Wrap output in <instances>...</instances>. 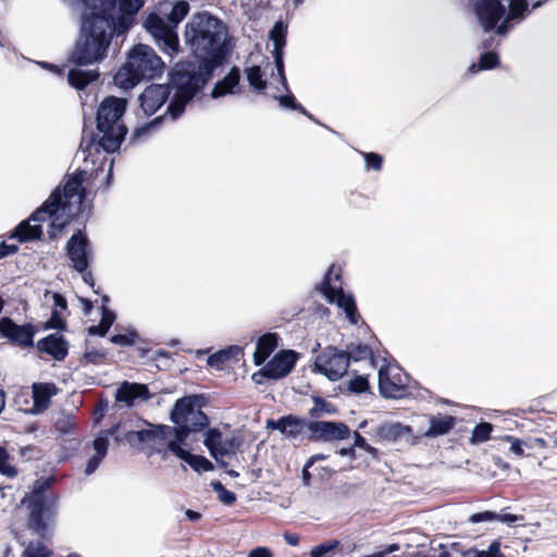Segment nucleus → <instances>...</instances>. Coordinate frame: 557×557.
I'll list each match as a JSON object with an SVG mask.
<instances>
[{
  "instance_id": "f257e3e1",
  "label": "nucleus",
  "mask_w": 557,
  "mask_h": 557,
  "mask_svg": "<svg viewBox=\"0 0 557 557\" xmlns=\"http://www.w3.org/2000/svg\"><path fill=\"white\" fill-rule=\"evenodd\" d=\"M228 29L225 23L203 11L195 13L185 26V42L199 59L178 62L171 71V82L176 89L168 112L173 120L210 79L214 67L228 52Z\"/></svg>"
},
{
  "instance_id": "f03ea898",
  "label": "nucleus",
  "mask_w": 557,
  "mask_h": 557,
  "mask_svg": "<svg viewBox=\"0 0 557 557\" xmlns=\"http://www.w3.org/2000/svg\"><path fill=\"white\" fill-rule=\"evenodd\" d=\"M143 5L144 0H120L112 10L84 11L79 38L72 54L73 62L88 65L102 61L113 36L124 35L131 28Z\"/></svg>"
},
{
  "instance_id": "7ed1b4c3",
  "label": "nucleus",
  "mask_w": 557,
  "mask_h": 557,
  "mask_svg": "<svg viewBox=\"0 0 557 557\" xmlns=\"http://www.w3.org/2000/svg\"><path fill=\"white\" fill-rule=\"evenodd\" d=\"M85 171H76L69 176L64 185H59L49 198L28 220L22 221L14 230L11 238L20 243L39 239L42 235L41 222L50 221L48 234L57 238L64 227L82 211L85 190L82 187Z\"/></svg>"
},
{
  "instance_id": "20e7f679",
  "label": "nucleus",
  "mask_w": 557,
  "mask_h": 557,
  "mask_svg": "<svg viewBox=\"0 0 557 557\" xmlns=\"http://www.w3.org/2000/svg\"><path fill=\"white\" fill-rule=\"evenodd\" d=\"M201 397L189 395L176 400L172 411L171 420L176 428L160 425L151 430H141L136 433L139 442L150 444L158 453L164 450L170 443L185 444L190 433L205 430L208 425V417L201 410Z\"/></svg>"
},
{
  "instance_id": "39448f33",
  "label": "nucleus",
  "mask_w": 557,
  "mask_h": 557,
  "mask_svg": "<svg viewBox=\"0 0 557 557\" xmlns=\"http://www.w3.org/2000/svg\"><path fill=\"white\" fill-rule=\"evenodd\" d=\"M126 109V100L117 97H107L102 100L97 113V127L102 134L97 144L94 140L85 141L83 137L81 149L91 151L99 146L107 152H114L120 148L127 129L121 117Z\"/></svg>"
},
{
  "instance_id": "423d86ee",
  "label": "nucleus",
  "mask_w": 557,
  "mask_h": 557,
  "mask_svg": "<svg viewBox=\"0 0 557 557\" xmlns=\"http://www.w3.org/2000/svg\"><path fill=\"white\" fill-rule=\"evenodd\" d=\"M164 63L154 50L147 45H136L128 53L126 63L114 75V84L128 90L141 79L161 75Z\"/></svg>"
},
{
  "instance_id": "0eeeda50",
  "label": "nucleus",
  "mask_w": 557,
  "mask_h": 557,
  "mask_svg": "<svg viewBox=\"0 0 557 557\" xmlns=\"http://www.w3.org/2000/svg\"><path fill=\"white\" fill-rule=\"evenodd\" d=\"M189 12V4L186 1H178L168 14L166 21L157 14H150L145 26L154 37L161 49L170 55L176 54L180 49L176 26Z\"/></svg>"
},
{
  "instance_id": "6e6552de",
  "label": "nucleus",
  "mask_w": 557,
  "mask_h": 557,
  "mask_svg": "<svg viewBox=\"0 0 557 557\" xmlns=\"http://www.w3.org/2000/svg\"><path fill=\"white\" fill-rule=\"evenodd\" d=\"M50 481H36L30 494L26 495L22 503L26 504L30 510L28 525L38 535H44L47 527L44 517L50 513L57 506V497L52 493H47Z\"/></svg>"
},
{
  "instance_id": "1a4fd4ad",
  "label": "nucleus",
  "mask_w": 557,
  "mask_h": 557,
  "mask_svg": "<svg viewBox=\"0 0 557 557\" xmlns=\"http://www.w3.org/2000/svg\"><path fill=\"white\" fill-rule=\"evenodd\" d=\"M339 271L335 272V267L332 265L324 276L321 284V292L331 304H336L341 308L351 324H357L359 314L357 312L355 299L351 295L345 294L341 282Z\"/></svg>"
},
{
  "instance_id": "9d476101",
  "label": "nucleus",
  "mask_w": 557,
  "mask_h": 557,
  "mask_svg": "<svg viewBox=\"0 0 557 557\" xmlns=\"http://www.w3.org/2000/svg\"><path fill=\"white\" fill-rule=\"evenodd\" d=\"M212 458L222 467H226L225 459L234 457L242 446V440L234 434H224L218 429H209L203 441Z\"/></svg>"
},
{
  "instance_id": "9b49d317",
  "label": "nucleus",
  "mask_w": 557,
  "mask_h": 557,
  "mask_svg": "<svg viewBox=\"0 0 557 557\" xmlns=\"http://www.w3.org/2000/svg\"><path fill=\"white\" fill-rule=\"evenodd\" d=\"M349 367V356L345 350L335 347H327L323 352L317 356L314 370L325 375L331 381H337L347 373Z\"/></svg>"
},
{
  "instance_id": "f8f14e48",
  "label": "nucleus",
  "mask_w": 557,
  "mask_h": 557,
  "mask_svg": "<svg viewBox=\"0 0 557 557\" xmlns=\"http://www.w3.org/2000/svg\"><path fill=\"white\" fill-rule=\"evenodd\" d=\"M408 375L401 368L387 364L379 371V389L385 398H403L408 393Z\"/></svg>"
},
{
  "instance_id": "ddd939ff",
  "label": "nucleus",
  "mask_w": 557,
  "mask_h": 557,
  "mask_svg": "<svg viewBox=\"0 0 557 557\" xmlns=\"http://www.w3.org/2000/svg\"><path fill=\"white\" fill-rule=\"evenodd\" d=\"M312 423L305 418L288 414L277 420H268L267 428L280 431L288 440H299L312 434Z\"/></svg>"
},
{
  "instance_id": "4468645a",
  "label": "nucleus",
  "mask_w": 557,
  "mask_h": 557,
  "mask_svg": "<svg viewBox=\"0 0 557 557\" xmlns=\"http://www.w3.org/2000/svg\"><path fill=\"white\" fill-rule=\"evenodd\" d=\"M171 89L174 90L173 98H175L176 89L170 81V85L152 84L148 86L140 95V106L145 114L152 115L156 113L166 101L170 96ZM174 99H172L173 101Z\"/></svg>"
},
{
  "instance_id": "2eb2a0df",
  "label": "nucleus",
  "mask_w": 557,
  "mask_h": 557,
  "mask_svg": "<svg viewBox=\"0 0 557 557\" xmlns=\"http://www.w3.org/2000/svg\"><path fill=\"white\" fill-rule=\"evenodd\" d=\"M88 238L81 232H76L66 243V253L73 268L84 273L88 268Z\"/></svg>"
},
{
  "instance_id": "dca6fc26",
  "label": "nucleus",
  "mask_w": 557,
  "mask_h": 557,
  "mask_svg": "<svg viewBox=\"0 0 557 557\" xmlns=\"http://www.w3.org/2000/svg\"><path fill=\"white\" fill-rule=\"evenodd\" d=\"M297 354L293 350H283L276 354L261 370L268 379L278 380L290 373L297 361Z\"/></svg>"
},
{
  "instance_id": "f3484780",
  "label": "nucleus",
  "mask_w": 557,
  "mask_h": 557,
  "mask_svg": "<svg viewBox=\"0 0 557 557\" xmlns=\"http://www.w3.org/2000/svg\"><path fill=\"white\" fill-rule=\"evenodd\" d=\"M349 435L350 431L343 422L315 421L312 423V434L308 435V440L335 441L348 438Z\"/></svg>"
},
{
  "instance_id": "a211bd4d",
  "label": "nucleus",
  "mask_w": 557,
  "mask_h": 557,
  "mask_svg": "<svg viewBox=\"0 0 557 557\" xmlns=\"http://www.w3.org/2000/svg\"><path fill=\"white\" fill-rule=\"evenodd\" d=\"M505 12V5L498 0H480L475 4L476 16L485 32L492 30Z\"/></svg>"
},
{
  "instance_id": "6ab92c4d",
  "label": "nucleus",
  "mask_w": 557,
  "mask_h": 557,
  "mask_svg": "<svg viewBox=\"0 0 557 557\" xmlns=\"http://www.w3.org/2000/svg\"><path fill=\"white\" fill-rule=\"evenodd\" d=\"M0 334L10 342L23 347L33 345L34 327L30 324L17 325L10 318L0 320Z\"/></svg>"
},
{
  "instance_id": "aec40b11",
  "label": "nucleus",
  "mask_w": 557,
  "mask_h": 557,
  "mask_svg": "<svg viewBox=\"0 0 557 557\" xmlns=\"http://www.w3.org/2000/svg\"><path fill=\"white\" fill-rule=\"evenodd\" d=\"M287 26L282 21H277L270 32V39L273 41V58L281 82L288 90L286 77L284 74L283 49L286 44Z\"/></svg>"
},
{
  "instance_id": "412c9836",
  "label": "nucleus",
  "mask_w": 557,
  "mask_h": 557,
  "mask_svg": "<svg viewBox=\"0 0 557 557\" xmlns=\"http://www.w3.org/2000/svg\"><path fill=\"white\" fill-rule=\"evenodd\" d=\"M150 394L147 385L139 383L123 382L116 392V400L126 406H134L137 401L148 400Z\"/></svg>"
},
{
  "instance_id": "4be33fe9",
  "label": "nucleus",
  "mask_w": 557,
  "mask_h": 557,
  "mask_svg": "<svg viewBox=\"0 0 557 557\" xmlns=\"http://www.w3.org/2000/svg\"><path fill=\"white\" fill-rule=\"evenodd\" d=\"M181 445L182 444L171 442L170 446H164V450L162 453H173L180 459L187 462L197 472H207L213 469L212 462L206 457L193 455L188 450L184 449Z\"/></svg>"
},
{
  "instance_id": "5701e85b",
  "label": "nucleus",
  "mask_w": 557,
  "mask_h": 557,
  "mask_svg": "<svg viewBox=\"0 0 557 557\" xmlns=\"http://www.w3.org/2000/svg\"><path fill=\"white\" fill-rule=\"evenodd\" d=\"M55 386L52 383H37L33 385L34 405L32 411L40 413L50 405V398L55 394Z\"/></svg>"
},
{
  "instance_id": "b1692460",
  "label": "nucleus",
  "mask_w": 557,
  "mask_h": 557,
  "mask_svg": "<svg viewBox=\"0 0 557 557\" xmlns=\"http://www.w3.org/2000/svg\"><path fill=\"white\" fill-rule=\"evenodd\" d=\"M38 348L51 355L55 360H63L67 355V345L58 334H51L38 342Z\"/></svg>"
},
{
  "instance_id": "393cba45",
  "label": "nucleus",
  "mask_w": 557,
  "mask_h": 557,
  "mask_svg": "<svg viewBox=\"0 0 557 557\" xmlns=\"http://www.w3.org/2000/svg\"><path fill=\"white\" fill-rule=\"evenodd\" d=\"M92 446H94V449H95V455L91 456L88 459V461H87V465H86V468H85V473L87 475L92 474L98 469V467L101 463L102 459L107 455L108 447H109L108 435L101 433L99 436H97L94 440Z\"/></svg>"
},
{
  "instance_id": "a878e982",
  "label": "nucleus",
  "mask_w": 557,
  "mask_h": 557,
  "mask_svg": "<svg viewBox=\"0 0 557 557\" xmlns=\"http://www.w3.org/2000/svg\"><path fill=\"white\" fill-rule=\"evenodd\" d=\"M239 81L240 72L237 67H233L222 81L215 84L211 92L212 98L235 94L238 89Z\"/></svg>"
},
{
  "instance_id": "bb28decb",
  "label": "nucleus",
  "mask_w": 557,
  "mask_h": 557,
  "mask_svg": "<svg viewBox=\"0 0 557 557\" xmlns=\"http://www.w3.org/2000/svg\"><path fill=\"white\" fill-rule=\"evenodd\" d=\"M277 346V335L268 333L259 337L253 360L257 366L262 364Z\"/></svg>"
},
{
  "instance_id": "cd10ccee",
  "label": "nucleus",
  "mask_w": 557,
  "mask_h": 557,
  "mask_svg": "<svg viewBox=\"0 0 557 557\" xmlns=\"http://www.w3.org/2000/svg\"><path fill=\"white\" fill-rule=\"evenodd\" d=\"M455 425V418L451 416H435L430 419V428L424 433L426 437H436L448 433Z\"/></svg>"
},
{
  "instance_id": "c85d7f7f",
  "label": "nucleus",
  "mask_w": 557,
  "mask_h": 557,
  "mask_svg": "<svg viewBox=\"0 0 557 557\" xmlns=\"http://www.w3.org/2000/svg\"><path fill=\"white\" fill-rule=\"evenodd\" d=\"M509 12L505 21L497 27V34L505 35L508 29V22L511 20H520L528 11V3L524 0H509Z\"/></svg>"
},
{
  "instance_id": "c756f323",
  "label": "nucleus",
  "mask_w": 557,
  "mask_h": 557,
  "mask_svg": "<svg viewBox=\"0 0 557 557\" xmlns=\"http://www.w3.org/2000/svg\"><path fill=\"white\" fill-rule=\"evenodd\" d=\"M99 76L97 71H85L73 69L69 71L67 79L71 86L76 89H84L89 83L96 81Z\"/></svg>"
},
{
  "instance_id": "7c9ffc66",
  "label": "nucleus",
  "mask_w": 557,
  "mask_h": 557,
  "mask_svg": "<svg viewBox=\"0 0 557 557\" xmlns=\"http://www.w3.org/2000/svg\"><path fill=\"white\" fill-rule=\"evenodd\" d=\"M101 310H102V315H101L100 323L98 325H92L88 329V332L91 335L104 336L115 321L114 312L107 309L106 307H102Z\"/></svg>"
},
{
  "instance_id": "2f4dec72",
  "label": "nucleus",
  "mask_w": 557,
  "mask_h": 557,
  "mask_svg": "<svg viewBox=\"0 0 557 557\" xmlns=\"http://www.w3.org/2000/svg\"><path fill=\"white\" fill-rule=\"evenodd\" d=\"M404 431L405 428L400 423H385L377 428L376 435L384 441H395Z\"/></svg>"
},
{
  "instance_id": "473e14b6",
  "label": "nucleus",
  "mask_w": 557,
  "mask_h": 557,
  "mask_svg": "<svg viewBox=\"0 0 557 557\" xmlns=\"http://www.w3.org/2000/svg\"><path fill=\"white\" fill-rule=\"evenodd\" d=\"M73 5H84L87 12L99 10L102 8L114 9V4H117L120 0H70Z\"/></svg>"
},
{
  "instance_id": "72a5a7b5",
  "label": "nucleus",
  "mask_w": 557,
  "mask_h": 557,
  "mask_svg": "<svg viewBox=\"0 0 557 557\" xmlns=\"http://www.w3.org/2000/svg\"><path fill=\"white\" fill-rule=\"evenodd\" d=\"M246 77L249 85L257 91L265 88L267 82L262 78V73L259 66H250L245 69Z\"/></svg>"
},
{
  "instance_id": "f704fd0d",
  "label": "nucleus",
  "mask_w": 557,
  "mask_h": 557,
  "mask_svg": "<svg viewBox=\"0 0 557 557\" xmlns=\"http://www.w3.org/2000/svg\"><path fill=\"white\" fill-rule=\"evenodd\" d=\"M346 352L349 356V360L352 359L355 361L371 359L372 357L370 347L361 344H350L347 346Z\"/></svg>"
},
{
  "instance_id": "c9c22d12",
  "label": "nucleus",
  "mask_w": 557,
  "mask_h": 557,
  "mask_svg": "<svg viewBox=\"0 0 557 557\" xmlns=\"http://www.w3.org/2000/svg\"><path fill=\"white\" fill-rule=\"evenodd\" d=\"M212 488L218 494V498L221 503L231 506L236 502V495L232 491L224 487L221 482H212Z\"/></svg>"
},
{
  "instance_id": "e433bc0d",
  "label": "nucleus",
  "mask_w": 557,
  "mask_h": 557,
  "mask_svg": "<svg viewBox=\"0 0 557 557\" xmlns=\"http://www.w3.org/2000/svg\"><path fill=\"white\" fill-rule=\"evenodd\" d=\"M497 63H498V55L494 52H487V53L482 54V57L480 59V63L478 65L472 64L470 70L472 72H476L480 70H490V69L495 67L497 65Z\"/></svg>"
},
{
  "instance_id": "4c0bfd02",
  "label": "nucleus",
  "mask_w": 557,
  "mask_h": 557,
  "mask_svg": "<svg viewBox=\"0 0 557 557\" xmlns=\"http://www.w3.org/2000/svg\"><path fill=\"white\" fill-rule=\"evenodd\" d=\"M276 99L282 108L299 111L309 119H312V116L307 112V110L296 101L293 95L280 96L276 97Z\"/></svg>"
},
{
  "instance_id": "58836bf2",
  "label": "nucleus",
  "mask_w": 557,
  "mask_h": 557,
  "mask_svg": "<svg viewBox=\"0 0 557 557\" xmlns=\"http://www.w3.org/2000/svg\"><path fill=\"white\" fill-rule=\"evenodd\" d=\"M339 546V541L331 540L326 541L320 545L314 546L311 552V557H323L324 555L335 550Z\"/></svg>"
},
{
  "instance_id": "ea45409f",
  "label": "nucleus",
  "mask_w": 557,
  "mask_h": 557,
  "mask_svg": "<svg viewBox=\"0 0 557 557\" xmlns=\"http://www.w3.org/2000/svg\"><path fill=\"white\" fill-rule=\"evenodd\" d=\"M466 557H504L499 550V544L493 542L485 550H468L465 553Z\"/></svg>"
},
{
  "instance_id": "a19ab883",
  "label": "nucleus",
  "mask_w": 557,
  "mask_h": 557,
  "mask_svg": "<svg viewBox=\"0 0 557 557\" xmlns=\"http://www.w3.org/2000/svg\"><path fill=\"white\" fill-rule=\"evenodd\" d=\"M0 473L9 478L17 474L16 468L9 463V454L3 447H0Z\"/></svg>"
},
{
  "instance_id": "79ce46f5",
  "label": "nucleus",
  "mask_w": 557,
  "mask_h": 557,
  "mask_svg": "<svg viewBox=\"0 0 557 557\" xmlns=\"http://www.w3.org/2000/svg\"><path fill=\"white\" fill-rule=\"evenodd\" d=\"M49 554V549L42 543H30L22 557H48Z\"/></svg>"
},
{
  "instance_id": "37998d69",
  "label": "nucleus",
  "mask_w": 557,
  "mask_h": 557,
  "mask_svg": "<svg viewBox=\"0 0 557 557\" xmlns=\"http://www.w3.org/2000/svg\"><path fill=\"white\" fill-rule=\"evenodd\" d=\"M492 430L490 423H480L473 429L472 440L475 442H485L488 440Z\"/></svg>"
},
{
  "instance_id": "c03bdc74",
  "label": "nucleus",
  "mask_w": 557,
  "mask_h": 557,
  "mask_svg": "<svg viewBox=\"0 0 557 557\" xmlns=\"http://www.w3.org/2000/svg\"><path fill=\"white\" fill-rule=\"evenodd\" d=\"M348 387L351 392L363 393L369 388L368 379L363 375H357L349 381Z\"/></svg>"
},
{
  "instance_id": "a18cd8bd",
  "label": "nucleus",
  "mask_w": 557,
  "mask_h": 557,
  "mask_svg": "<svg viewBox=\"0 0 557 557\" xmlns=\"http://www.w3.org/2000/svg\"><path fill=\"white\" fill-rule=\"evenodd\" d=\"M45 299L47 301H49L51 299L53 301V307H54L53 309H57L59 312L64 311L66 309L65 298L58 293H52V292L46 290Z\"/></svg>"
},
{
  "instance_id": "49530a36",
  "label": "nucleus",
  "mask_w": 557,
  "mask_h": 557,
  "mask_svg": "<svg viewBox=\"0 0 557 557\" xmlns=\"http://www.w3.org/2000/svg\"><path fill=\"white\" fill-rule=\"evenodd\" d=\"M227 361L228 358L226 357V352L219 350L208 357L207 363L212 368L223 369Z\"/></svg>"
},
{
  "instance_id": "de8ad7c7",
  "label": "nucleus",
  "mask_w": 557,
  "mask_h": 557,
  "mask_svg": "<svg viewBox=\"0 0 557 557\" xmlns=\"http://www.w3.org/2000/svg\"><path fill=\"white\" fill-rule=\"evenodd\" d=\"M135 337L136 334L134 332L128 334H116L111 337V342L120 346H131L135 343Z\"/></svg>"
},
{
  "instance_id": "09e8293b",
  "label": "nucleus",
  "mask_w": 557,
  "mask_h": 557,
  "mask_svg": "<svg viewBox=\"0 0 557 557\" xmlns=\"http://www.w3.org/2000/svg\"><path fill=\"white\" fill-rule=\"evenodd\" d=\"M498 518V513L493 511H483L470 516L469 521L472 523L494 521Z\"/></svg>"
},
{
  "instance_id": "8fccbe9b",
  "label": "nucleus",
  "mask_w": 557,
  "mask_h": 557,
  "mask_svg": "<svg viewBox=\"0 0 557 557\" xmlns=\"http://www.w3.org/2000/svg\"><path fill=\"white\" fill-rule=\"evenodd\" d=\"M321 412H327L330 413L331 412V409H330V404H327L325 400H323L322 398H314V406L312 407V409L310 410V414L312 417H319V414Z\"/></svg>"
},
{
  "instance_id": "3c124183",
  "label": "nucleus",
  "mask_w": 557,
  "mask_h": 557,
  "mask_svg": "<svg viewBox=\"0 0 557 557\" xmlns=\"http://www.w3.org/2000/svg\"><path fill=\"white\" fill-rule=\"evenodd\" d=\"M366 163L369 169L380 170L382 166L383 159L377 153H364Z\"/></svg>"
},
{
  "instance_id": "603ef678",
  "label": "nucleus",
  "mask_w": 557,
  "mask_h": 557,
  "mask_svg": "<svg viewBox=\"0 0 557 557\" xmlns=\"http://www.w3.org/2000/svg\"><path fill=\"white\" fill-rule=\"evenodd\" d=\"M63 320L60 317V312L57 309L52 310L51 319L47 322V327L49 329H62Z\"/></svg>"
},
{
  "instance_id": "864d4df0",
  "label": "nucleus",
  "mask_w": 557,
  "mask_h": 557,
  "mask_svg": "<svg viewBox=\"0 0 557 557\" xmlns=\"http://www.w3.org/2000/svg\"><path fill=\"white\" fill-rule=\"evenodd\" d=\"M510 443V451L513 453L517 456H522L524 450L522 448V442L518 438H515L512 436L506 437Z\"/></svg>"
},
{
  "instance_id": "5fc2aeb1",
  "label": "nucleus",
  "mask_w": 557,
  "mask_h": 557,
  "mask_svg": "<svg viewBox=\"0 0 557 557\" xmlns=\"http://www.w3.org/2000/svg\"><path fill=\"white\" fill-rule=\"evenodd\" d=\"M355 445L371 454L375 451L358 432H355Z\"/></svg>"
},
{
  "instance_id": "6e6d98bb",
  "label": "nucleus",
  "mask_w": 557,
  "mask_h": 557,
  "mask_svg": "<svg viewBox=\"0 0 557 557\" xmlns=\"http://www.w3.org/2000/svg\"><path fill=\"white\" fill-rule=\"evenodd\" d=\"M247 557H273V554L268 547L259 546L250 550Z\"/></svg>"
},
{
  "instance_id": "4d7b16f0",
  "label": "nucleus",
  "mask_w": 557,
  "mask_h": 557,
  "mask_svg": "<svg viewBox=\"0 0 557 557\" xmlns=\"http://www.w3.org/2000/svg\"><path fill=\"white\" fill-rule=\"evenodd\" d=\"M17 251L16 245H8L5 242L0 244V258H4Z\"/></svg>"
},
{
  "instance_id": "13d9d810",
  "label": "nucleus",
  "mask_w": 557,
  "mask_h": 557,
  "mask_svg": "<svg viewBox=\"0 0 557 557\" xmlns=\"http://www.w3.org/2000/svg\"><path fill=\"white\" fill-rule=\"evenodd\" d=\"M522 517H519V516H516V515H511V513H504V515H498V518L496 519L497 521H500L503 523H506L508 525H511L513 524L515 522L521 520Z\"/></svg>"
},
{
  "instance_id": "bf43d9fd",
  "label": "nucleus",
  "mask_w": 557,
  "mask_h": 557,
  "mask_svg": "<svg viewBox=\"0 0 557 557\" xmlns=\"http://www.w3.org/2000/svg\"><path fill=\"white\" fill-rule=\"evenodd\" d=\"M221 351L226 352V357L231 360L232 358H237L240 355L242 349L238 346H231L227 349H222Z\"/></svg>"
},
{
  "instance_id": "052dcab7",
  "label": "nucleus",
  "mask_w": 557,
  "mask_h": 557,
  "mask_svg": "<svg viewBox=\"0 0 557 557\" xmlns=\"http://www.w3.org/2000/svg\"><path fill=\"white\" fill-rule=\"evenodd\" d=\"M284 540L290 546H297L299 544V535L296 533H284Z\"/></svg>"
},
{
  "instance_id": "680f3d73",
  "label": "nucleus",
  "mask_w": 557,
  "mask_h": 557,
  "mask_svg": "<svg viewBox=\"0 0 557 557\" xmlns=\"http://www.w3.org/2000/svg\"><path fill=\"white\" fill-rule=\"evenodd\" d=\"M309 468L310 467H307V463H306L304 469H302V472H301L302 483L306 486H309L310 485V481H311V474L309 472Z\"/></svg>"
},
{
  "instance_id": "e2e57ef3",
  "label": "nucleus",
  "mask_w": 557,
  "mask_h": 557,
  "mask_svg": "<svg viewBox=\"0 0 557 557\" xmlns=\"http://www.w3.org/2000/svg\"><path fill=\"white\" fill-rule=\"evenodd\" d=\"M326 457L324 455H321V454H318V455H313L311 456L308 461H307V467H312L314 465L315 461L318 460H324Z\"/></svg>"
},
{
  "instance_id": "0e129e2a",
  "label": "nucleus",
  "mask_w": 557,
  "mask_h": 557,
  "mask_svg": "<svg viewBox=\"0 0 557 557\" xmlns=\"http://www.w3.org/2000/svg\"><path fill=\"white\" fill-rule=\"evenodd\" d=\"M399 546L397 544H391L385 549L379 552L380 554H384V557L391 553L397 552Z\"/></svg>"
},
{
  "instance_id": "69168bd1",
  "label": "nucleus",
  "mask_w": 557,
  "mask_h": 557,
  "mask_svg": "<svg viewBox=\"0 0 557 557\" xmlns=\"http://www.w3.org/2000/svg\"><path fill=\"white\" fill-rule=\"evenodd\" d=\"M185 515L191 521H197L200 519V515L194 510H186Z\"/></svg>"
},
{
  "instance_id": "338daca9",
  "label": "nucleus",
  "mask_w": 557,
  "mask_h": 557,
  "mask_svg": "<svg viewBox=\"0 0 557 557\" xmlns=\"http://www.w3.org/2000/svg\"><path fill=\"white\" fill-rule=\"evenodd\" d=\"M338 454L342 455V456H350V457H354L355 455V450L352 447H348V448H342L338 450Z\"/></svg>"
},
{
  "instance_id": "774afa93",
  "label": "nucleus",
  "mask_w": 557,
  "mask_h": 557,
  "mask_svg": "<svg viewBox=\"0 0 557 557\" xmlns=\"http://www.w3.org/2000/svg\"><path fill=\"white\" fill-rule=\"evenodd\" d=\"M153 125H154V123H151L150 125H148V126H146V127H143V128H138V129H136V132H135L134 136H135V137H139V136H141V134H144V133L148 132L150 128H152V127H153Z\"/></svg>"
}]
</instances>
